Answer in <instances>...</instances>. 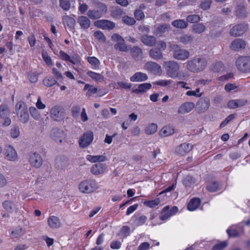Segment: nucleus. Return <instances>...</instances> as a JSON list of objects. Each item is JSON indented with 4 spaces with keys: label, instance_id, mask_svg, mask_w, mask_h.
Masks as SVG:
<instances>
[{
    "label": "nucleus",
    "instance_id": "obj_48",
    "mask_svg": "<svg viewBox=\"0 0 250 250\" xmlns=\"http://www.w3.org/2000/svg\"><path fill=\"white\" fill-rule=\"evenodd\" d=\"M60 6L64 11H68L70 8V2L68 0H60Z\"/></svg>",
    "mask_w": 250,
    "mask_h": 250
},
{
    "label": "nucleus",
    "instance_id": "obj_45",
    "mask_svg": "<svg viewBox=\"0 0 250 250\" xmlns=\"http://www.w3.org/2000/svg\"><path fill=\"white\" fill-rule=\"evenodd\" d=\"M56 83V81L52 77H47L43 80V83L47 87H51L54 85Z\"/></svg>",
    "mask_w": 250,
    "mask_h": 250
},
{
    "label": "nucleus",
    "instance_id": "obj_19",
    "mask_svg": "<svg viewBox=\"0 0 250 250\" xmlns=\"http://www.w3.org/2000/svg\"><path fill=\"white\" fill-rule=\"evenodd\" d=\"M131 56L134 60H139L143 58V51L140 47L134 46L130 49Z\"/></svg>",
    "mask_w": 250,
    "mask_h": 250
},
{
    "label": "nucleus",
    "instance_id": "obj_34",
    "mask_svg": "<svg viewBox=\"0 0 250 250\" xmlns=\"http://www.w3.org/2000/svg\"><path fill=\"white\" fill-rule=\"evenodd\" d=\"M17 114L21 123H26L28 121L29 116L27 110H18Z\"/></svg>",
    "mask_w": 250,
    "mask_h": 250
},
{
    "label": "nucleus",
    "instance_id": "obj_59",
    "mask_svg": "<svg viewBox=\"0 0 250 250\" xmlns=\"http://www.w3.org/2000/svg\"><path fill=\"white\" fill-rule=\"evenodd\" d=\"M87 61L92 65L97 66L100 63V62L96 58L94 57H88L87 58Z\"/></svg>",
    "mask_w": 250,
    "mask_h": 250
},
{
    "label": "nucleus",
    "instance_id": "obj_54",
    "mask_svg": "<svg viewBox=\"0 0 250 250\" xmlns=\"http://www.w3.org/2000/svg\"><path fill=\"white\" fill-rule=\"evenodd\" d=\"M135 18L138 20H141L145 18L144 12L140 9H137L134 13Z\"/></svg>",
    "mask_w": 250,
    "mask_h": 250
},
{
    "label": "nucleus",
    "instance_id": "obj_4",
    "mask_svg": "<svg viewBox=\"0 0 250 250\" xmlns=\"http://www.w3.org/2000/svg\"><path fill=\"white\" fill-rule=\"evenodd\" d=\"M164 67L166 69L167 74L171 78H177L179 76L180 68L178 62L169 61L164 62Z\"/></svg>",
    "mask_w": 250,
    "mask_h": 250
},
{
    "label": "nucleus",
    "instance_id": "obj_42",
    "mask_svg": "<svg viewBox=\"0 0 250 250\" xmlns=\"http://www.w3.org/2000/svg\"><path fill=\"white\" fill-rule=\"evenodd\" d=\"M236 16L241 18H244L247 16L246 9L244 6H239L236 10Z\"/></svg>",
    "mask_w": 250,
    "mask_h": 250
},
{
    "label": "nucleus",
    "instance_id": "obj_56",
    "mask_svg": "<svg viewBox=\"0 0 250 250\" xmlns=\"http://www.w3.org/2000/svg\"><path fill=\"white\" fill-rule=\"evenodd\" d=\"M20 134V129L18 126L13 127L10 132L11 136L13 138H17Z\"/></svg>",
    "mask_w": 250,
    "mask_h": 250
},
{
    "label": "nucleus",
    "instance_id": "obj_8",
    "mask_svg": "<svg viewBox=\"0 0 250 250\" xmlns=\"http://www.w3.org/2000/svg\"><path fill=\"white\" fill-rule=\"evenodd\" d=\"M50 136L56 142L59 143H62L65 137L64 131L58 128H53L50 131Z\"/></svg>",
    "mask_w": 250,
    "mask_h": 250
},
{
    "label": "nucleus",
    "instance_id": "obj_37",
    "mask_svg": "<svg viewBox=\"0 0 250 250\" xmlns=\"http://www.w3.org/2000/svg\"><path fill=\"white\" fill-rule=\"evenodd\" d=\"M88 18L92 20L100 19L102 16V13L96 10H89L87 13Z\"/></svg>",
    "mask_w": 250,
    "mask_h": 250
},
{
    "label": "nucleus",
    "instance_id": "obj_44",
    "mask_svg": "<svg viewBox=\"0 0 250 250\" xmlns=\"http://www.w3.org/2000/svg\"><path fill=\"white\" fill-rule=\"evenodd\" d=\"M187 22L190 23H197L201 20L200 17L197 14L190 15L187 17Z\"/></svg>",
    "mask_w": 250,
    "mask_h": 250
},
{
    "label": "nucleus",
    "instance_id": "obj_43",
    "mask_svg": "<svg viewBox=\"0 0 250 250\" xmlns=\"http://www.w3.org/2000/svg\"><path fill=\"white\" fill-rule=\"evenodd\" d=\"M87 75L97 81H101L104 80V77L99 73H97L93 71H88L87 73Z\"/></svg>",
    "mask_w": 250,
    "mask_h": 250
},
{
    "label": "nucleus",
    "instance_id": "obj_2",
    "mask_svg": "<svg viewBox=\"0 0 250 250\" xmlns=\"http://www.w3.org/2000/svg\"><path fill=\"white\" fill-rule=\"evenodd\" d=\"M79 189L83 193L89 194L96 191L99 186L95 179H88L83 181L79 184Z\"/></svg>",
    "mask_w": 250,
    "mask_h": 250
},
{
    "label": "nucleus",
    "instance_id": "obj_15",
    "mask_svg": "<svg viewBox=\"0 0 250 250\" xmlns=\"http://www.w3.org/2000/svg\"><path fill=\"white\" fill-rule=\"evenodd\" d=\"M5 158L11 161H14L17 159L18 155L15 149L11 146L6 147L5 152Z\"/></svg>",
    "mask_w": 250,
    "mask_h": 250
},
{
    "label": "nucleus",
    "instance_id": "obj_35",
    "mask_svg": "<svg viewBox=\"0 0 250 250\" xmlns=\"http://www.w3.org/2000/svg\"><path fill=\"white\" fill-rule=\"evenodd\" d=\"M205 29L206 27L202 23H196L192 26V32L195 34H201L205 31Z\"/></svg>",
    "mask_w": 250,
    "mask_h": 250
},
{
    "label": "nucleus",
    "instance_id": "obj_50",
    "mask_svg": "<svg viewBox=\"0 0 250 250\" xmlns=\"http://www.w3.org/2000/svg\"><path fill=\"white\" fill-rule=\"evenodd\" d=\"M211 3V0H204L201 2L199 7L203 10H207L210 8Z\"/></svg>",
    "mask_w": 250,
    "mask_h": 250
},
{
    "label": "nucleus",
    "instance_id": "obj_22",
    "mask_svg": "<svg viewBox=\"0 0 250 250\" xmlns=\"http://www.w3.org/2000/svg\"><path fill=\"white\" fill-rule=\"evenodd\" d=\"M77 22L80 24L81 28L83 29H88L91 24V21L88 17L84 16H79L77 18Z\"/></svg>",
    "mask_w": 250,
    "mask_h": 250
},
{
    "label": "nucleus",
    "instance_id": "obj_3",
    "mask_svg": "<svg viewBox=\"0 0 250 250\" xmlns=\"http://www.w3.org/2000/svg\"><path fill=\"white\" fill-rule=\"evenodd\" d=\"M169 47L172 52L173 57L176 60L184 61L190 56V53L188 50L182 48L177 44H171Z\"/></svg>",
    "mask_w": 250,
    "mask_h": 250
},
{
    "label": "nucleus",
    "instance_id": "obj_10",
    "mask_svg": "<svg viewBox=\"0 0 250 250\" xmlns=\"http://www.w3.org/2000/svg\"><path fill=\"white\" fill-rule=\"evenodd\" d=\"M94 25L104 30H112L115 27V24L113 22L106 20L96 21L94 22Z\"/></svg>",
    "mask_w": 250,
    "mask_h": 250
},
{
    "label": "nucleus",
    "instance_id": "obj_25",
    "mask_svg": "<svg viewBox=\"0 0 250 250\" xmlns=\"http://www.w3.org/2000/svg\"><path fill=\"white\" fill-rule=\"evenodd\" d=\"M62 20L65 26H67L71 29H74L75 28L76 21L72 17L65 15L62 17Z\"/></svg>",
    "mask_w": 250,
    "mask_h": 250
},
{
    "label": "nucleus",
    "instance_id": "obj_30",
    "mask_svg": "<svg viewBox=\"0 0 250 250\" xmlns=\"http://www.w3.org/2000/svg\"><path fill=\"white\" fill-rule=\"evenodd\" d=\"M8 115V110H0V117L3 120L2 125L6 126H9L11 123Z\"/></svg>",
    "mask_w": 250,
    "mask_h": 250
},
{
    "label": "nucleus",
    "instance_id": "obj_39",
    "mask_svg": "<svg viewBox=\"0 0 250 250\" xmlns=\"http://www.w3.org/2000/svg\"><path fill=\"white\" fill-rule=\"evenodd\" d=\"M114 48L116 50L122 52H127L128 51L127 46L125 43V40L123 39L120 42H118L114 45Z\"/></svg>",
    "mask_w": 250,
    "mask_h": 250
},
{
    "label": "nucleus",
    "instance_id": "obj_26",
    "mask_svg": "<svg viewBox=\"0 0 250 250\" xmlns=\"http://www.w3.org/2000/svg\"><path fill=\"white\" fill-rule=\"evenodd\" d=\"M148 77L146 74L140 72L135 73L130 78V80L132 82H139L145 81Z\"/></svg>",
    "mask_w": 250,
    "mask_h": 250
},
{
    "label": "nucleus",
    "instance_id": "obj_36",
    "mask_svg": "<svg viewBox=\"0 0 250 250\" xmlns=\"http://www.w3.org/2000/svg\"><path fill=\"white\" fill-rule=\"evenodd\" d=\"M174 130L173 127L169 126L163 127L159 132V134L163 137H167L173 134Z\"/></svg>",
    "mask_w": 250,
    "mask_h": 250
},
{
    "label": "nucleus",
    "instance_id": "obj_16",
    "mask_svg": "<svg viewBox=\"0 0 250 250\" xmlns=\"http://www.w3.org/2000/svg\"><path fill=\"white\" fill-rule=\"evenodd\" d=\"M193 146L190 144L183 143L177 147L175 152L177 154L184 155L192 149Z\"/></svg>",
    "mask_w": 250,
    "mask_h": 250
},
{
    "label": "nucleus",
    "instance_id": "obj_52",
    "mask_svg": "<svg viewBox=\"0 0 250 250\" xmlns=\"http://www.w3.org/2000/svg\"><path fill=\"white\" fill-rule=\"evenodd\" d=\"M207 188L210 192H215L219 189V186L217 183L212 182L207 187Z\"/></svg>",
    "mask_w": 250,
    "mask_h": 250
},
{
    "label": "nucleus",
    "instance_id": "obj_32",
    "mask_svg": "<svg viewBox=\"0 0 250 250\" xmlns=\"http://www.w3.org/2000/svg\"><path fill=\"white\" fill-rule=\"evenodd\" d=\"M173 26L176 28L185 29L188 26V22L183 19L176 20L173 21L171 23Z\"/></svg>",
    "mask_w": 250,
    "mask_h": 250
},
{
    "label": "nucleus",
    "instance_id": "obj_47",
    "mask_svg": "<svg viewBox=\"0 0 250 250\" xmlns=\"http://www.w3.org/2000/svg\"><path fill=\"white\" fill-rule=\"evenodd\" d=\"M3 208L9 212H12L13 210L14 205V203L10 201H5L2 203Z\"/></svg>",
    "mask_w": 250,
    "mask_h": 250
},
{
    "label": "nucleus",
    "instance_id": "obj_57",
    "mask_svg": "<svg viewBox=\"0 0 250 250\" xmlns=\"http://www.w3.org/2000/svg\"><path fill=\"white\" fill-rule=\"evenodd\" d=\"M200 88H198L195 91H188L186 94L189 96H195L196 97H200L202 96V93H199Z\"/></svg>",
    "mask_w": 250,
    "mask_h": 250
},
{
    "label": "nucleus",
    "instance_id": "obj_24",
    "mask_svg": "<svg viewBox=\"0 0 250 250\" xmlns=\"http://www.w3.org/2000/svg\"><path fill=\"white\" fill-rule=\"evenodd\" d=\"M149 57L153 60H159L163 58L162 50L155 47L151 48L149 51Z\"/></svg>",
    "mask_w": 250,
    "mask_h": 250
},
{
    "label": "nucleus",
    "instance_id": "obj_18",
    "mask_svg": "<svg viewBox=\"0 0 250 250\" xmlns=\"http://www.w3.org/2000/svg\"><path fill=\"white\" fill-rule=\"evenodd\" d=\"M47 224L49 227L53 229H56L60 228L62 223L60 219L55 216H50L47 219Z\"/></svg>",
    "mask_w": 250,
    "mask_h": 250
},
{
    "label": "nucleus",
    "instance_id": "obj_38",
    "mask_svg": "<svg viewBox=\"0 0 250 250\" xmlns=\"http://www.w3.org/2000/svg\"><path fill=\"white\" fill-rule=\"evenodd\" d=\"M194 39V37L191 35L185 34L180 37V42L184 44L191 43Z\"/></svg>",
    "mask_w": 250,
    "mask_h": 250
},
{
    "label": "nucleus",
    "instance_id": "obj_49",
    "mask_svg": "<svg viewBox=\"0 0 250 250\" xmlns=\"http://www.w3.org/2000/svg\"><path fill=\"white\" fill-rule=\"evenodd\" d=\"M160 203V200L159 198H156L153 200L145 201L144 202V205L149 208H154L159 205Z\"/></svg>",
    "mask_w": 250,
    "mask_h": 250
},
{
    "label": "nucleus",
    "instance_id": "obj_7",
    "mask_svg": "<svg viewBox=\"0 0 250 250\" xmlns=\"http://www.w3.org/2000/svg\"><path fill=\"white\" fill-rule=\"evenodd\" d=\"M169 206L164 207L161 212L159 218L162 221H166L171 216L175 214L178 211V208L176 206H173L169 209Z\"/></svg>",
    "mask_w": 250,
    "mask_h": 250
},
{
    "label": "nucleus",
    "instance_id": "obj_55",
    "mask_svg": "<svg viewBox=\"0 0 250 250\" xmlns=\"http://www.w3.org/2000/svg\"><path fill=\"white\" fill-rule=\"evenodd\" d=\"M238 86L235 85V84H232L230 83H227L225 86V90L227 92H229L231 90H238Z\"/></svg>",
    "mask_w": 250,
    "mask_h": 250
},
{
    "label": "nucleus",
    "instance_id": "obj_23",
    "mask_svg": "<svg viewBox=\"0 0 250 250\" xmlns=\"http://www.w3.org/2000/svg\"><path fill=\"white\" fill-rule=\"evenodd\" d=\"M247 103V101L244 99L230 100L228 103V106L229 108L234 109L241 107Z\"/></svg>",
    "mask_w": 250,
    "mask_h": 250
},
{
    "label": "nucleus",
    "instance_id": "obj_62",
    "mask_svg": "<svg viewBox=\"0 0 250 250\" xmlns=\"http://www.w3.org/2000/svg\"><path fill=\"white\" fill-rule=\"evenodd\" d=\"M194 107V104L192 102H187L183 104L181 108L183 109H193Z\"/></svg>",
    "mask_w": 250,
    "mask_h": 250
},
{
    "label": "nucleus",
    "instance_id": "obj_6",
    "mask_svg": "<svg viewBox=\"0 0 250 250\" xmlns=\"http://www.w3.org/2000/svg\"><path fill=\"white\" fill-rule=\"evenodd\" d=\"M28 162L30 166L36 168L41 167L43 164L42 158L37 152L31 153L29 155Z\"/></svg>",
    "mask_w": 250,
    "mask_h": 250
},
{
    "label": "nucleus",
    "instance_id": "obj_12",
    "mask_svg": "<svg viewBox=\"0 0 250 250\" xmlns=\"http://www.w3.org/2000/svg\"><path fill=\"white\" fill-rule=\"evenodd\" d=\"M142 42L145 45L149 47H152L157 43L156 38L153 35L144 34L140 38Z\"/></svg>",
    "mask_w": 250,
    "mask_h": 250
},
{
    "label": "nucleus",
    "instance_id": "obj_41",
    "mask_svg": "<svg viewBox=\"0 0 250 250\" xmlns=\"http://www.w3.org/2000/svg\"><path fill=\"white\" fill-rule=\"evenodd\" d=\"M157 125L156 124H150L146 126L145 129V132L148 135L153 134L157 131Z\"/></svg>",
    "mask_w": 250,
    "mask_h": 250
},
{
    "label": "nucleus",
    "instance_id": "obj_1",
    "mask_svg": "<svg viewBox=\"0 0 250 250\" xmlns=\"http://www.w3.org/2000/svg\"><path fill=\"white\" fill-rule=\"evenodd\" d=\"M207 65L206 60L202 58H195L187 62L186 68L190 72L198 73L203 71Z\"/></svg>",
    "mask_w": 250,
    "mask_h": 250
},
{
    "label": "nucleus",
    "instance_id": "obj_33",
    "mask_svg": "<svg viewBox=\"0 0 250 250\" xmlns=\"http://www.w3.org/2000/svg\"><path fill=\"white\" fill-rule=\"evenodd\" d=\"M151 87V84L149 83H144L140 84L138 88L133 89L132 92L135 94H139L140 93L145 92L147 90L149 89Z\"/></svg>",
    "mask_w": 250,
    "mask_h": 250
},
{
    "label": "nucleus",
    "instance_id": "obj_20",
    "mask_svg": "<svg viewBox=\"0 0 250 250\" xmlns=\"http://www.w3.org/2000/svg\"><path fill=\"white\" fill-rule=\"evenodd\" d=\"M68 164V160L64 157H58L55 160V167L58 169L65 168Z\"/></svg>",
    "mask_w": 250,
    "mask_h": 250
},
{
    "label": "nucleus",
    "instance_id": "obj_51",
    "mask_svg": "<svg viewBox=\"0 0 250 250\" xmlns=\"http://www.w3.org/2000/svg\"><path fill=\"white\" fill-rule=\"evenodd\" d=\"M94 37L98 40L100 42H105L106 41V38L104 35L103 33L101 31H96L94 33Z\"/></svg>",
    "mask_w": 250,
    "mask_h": 250
},
{
    "label": "nucleus",
    "instance_id": "obj_28",
    "mask_svg": "<svg viewBox=\"0 0 250 250\" xmlns=\"http://www.w3.org/2000/svg\"><path fill=\"white\" fill-rule=\"evenodd\" d=\"M200 203L201 201L199 198H193L188 203L187 208L190 211H193L199 207Z\"/></svg>",
    "mask_w": 250,
    "mask_h": 250
},
{
    "label": "nucleus",
    "instance_id": "obj_31",
    "mask_svg": "<svg viewBox=\"0 0 250 250\" xmlns=\"http://www.w3.org/2000/svg\"><path fill=\"white\" fill-rule=\"evenodd\" d=\"M86 159L92 163L102 162L106 160V157L104 155H88Z\"/></svg>",
    "mask_w": 250,
    "mask_h": 250
},
{
    "label": "nucleus",
    "instance_id": "obj_29",
    "mask_svg": "<svg viewBox=\"0 0 250 250\" xmlns=\"http://www.w3.org/2000/svg\"><path fill=\"white\" fill-rule=\"evenodd\" d=\"M51 117L56 121H60L64 118V112L62 110H50Z\"/></svg>",
    "mask_w": 250,
    "mask_h": 250
},
{
    "label": "nucleus",
    "instance_id": "obj_21",
    "mask_svg": "<svg viewBox=\"0 0 250 250\" xmlns=\"http://www.w3.org/2000/svg\"><path fill=\"white\" fill-rule=\"evenodd\" d=\"M106 168L105 164L99 163L93 165L91 167L90 171L93 174L97 175L103 173Z\"/></svg>",
    "mask_w": 250,
    "mask_h": 250
},
{
    "label": "nucleus",
    "instance_id": "obj_27",
    "mask_svg": "<svg viewBox=\"0 0 250 250\" xmlns=\"http://www.w3.org/2000/svg\"><path fill=\"white\" fill-rule=\"evenodd\" d=\"M210 105V100L208 98H201L197 102L196 106L200 109H208Z\"/></svg>",
    "mask_w": 250,
    "mask_h": 250
},
{
    "label": "nucleus",
    "instance_id": "obj_5",
    "mask_svg": "<svg viewBox=\"0 0 250 250\" xmlns=\"http://www.w3.org/2000/svg\"><path fill=\"white\" fill-rule=\"evenodd\" d=\"M237 69L243 72H250V56H242L239 57L236 61Z\"/></svg>",
    "mask_w": 250,
    "mask_h": 250
},
{
    "label": "nucleus",
    "instance_id": "obj_40",
    "mask_svg": "<svg viewBox=\"0 0 250 250\" xmlns=\"http://www.w3.org/2000/svg\"><path fill=\"white\" fill-rule=\"evenodd\" d=\"M124 14L123 10L119 7H114L111 11V16L114 19H119Z\"/></svg>",
    "mask_w": 250,
    "mask_h": 250
},
{
    "label": "nucleus",
    "instance_id": "obj_58",
    "mask_svg": "<svg viewBox=\"0 0 250 250\" xmlns=\"http://www.w3.org/2000/svg\"><path fill=\"white\" fill-rule=\"evenodd\" d=\"M228 244L226 241L222 242L215 245L212 248V250H222L227 246Z\"/></svg>",
    "mask_w": 250,
    "mask_h": 250
},
{
    "label": "nucleus",
    "instance_id": "obj_14",
    "mask_svg": "<svg viewBox=\"0 0 250 250\" xmlns=\"http://www.w3.org/2000/svg\"><path fill=\"white\" fill-rule=\"evenodd\" d=\"M170 30L171 27L169 24L162 23L159 24L155 28L153 34L156 36H162L163 34L169 32Z\"/></svg>",
    "mask_w": 250,
    "mask_h": 250
},
{
    "label": "nucleus",
    "instance_id": "obj_13",
    "mask_svg": "<svg viewBox=\"0 0 250 250\" xmlns=\"http://www.w3.org/2000/svg\"><path fill=\"white\" fill-rule=\"evenodd\" d=\"M246 43L242 39L237 38L234 40L230 44V48L234 51H239L244 49Z\"/></svg>",
    "mask_w": 250,
    "mask_h": 250
},
{
    "label": "nucleus",
    "instance_id": "obj_60",
    "mask_svg": "<svg viewBox=\"0 0 250 250\" xmlns=\"http://www.w3.org/2000/svg\"><path fill=\"white\" fill-rule=\"evenodd\" d=\"M42 57L48 65H52V62L51 59L46 52H42Z\"/></svg>",
    "mask_w": 250,
    "mask_h": 250
},
{
    "label": "nucleus",
    "instance_id": "obj_17",
    "mask_svg": "<svg viewBox=\"0 0 250 250\" xmlns=\"http://www.w3.org/2000/svg\"><path fill=\"white\" fill-rule=\"evenodd\" d=\"M144 69L149 72L157 74L161 69V66L156 62H149L145 64Z\"/></svg>",
    "mask_w": 250,
    "mask_h": 250
},
{
    "label": "nucleus",
    "instance_id": "obj_61",
    "mask_svg": "<svg viewBox=\"0 0 250 250\" xmlns=\"http://www.w3.org/2000/svg\"><path fill=\"white\" fill-rule=\"evenodd\" d=\"M222 32L220 30H212L209 32V36L213 38H217L221 36Z\"/></svg>",
    "mask_w": 250,
    "mask_h": 250
},
{
    "label": "nucleus",
    "instance_id": "obj_46",
    "mask_svg": "<svg viewBox=\"0 0 250 250\" xmlns=\"http://www.w3.org/2000/svg\"><path fill=\"white\" fill-rule=\"evenodd\" d=\"M122 21L128 25H133L136 23V21L133 18L128 16H124L122 18Z\"/></svg>",
    "mask_w": 250,
    "mask_h": 250
},
{
    "label": "nucleus",
    "instance_id": "obj_9",
    "mask_svg": "<svg viewBox=\"0 0 250 250\" xmlns=\"http://www.w3.org/2000/svg\"><path fill=\"white\" fill-rule=\"evenodd\" d=\"M93 140V134L92 132H87L84 133L79 140L80 146L85 148L92 143Z\"/></svg>",
    "mask_w": 250,
    "mask_h": 250
},
{
    "label": "nucleus",
    "instance_id": "obj_11",
    "mask_svg": "<svg viewBox=\"0 0 250 250\" xmlns=\"http://www.w3.org/2000/svg\"><path fill=\"white\" fill-rule=\"evenodd\" d=\"M248 27L246 24H238L234 26L229 31L231 36L238 37L243 35L247 30Z\"/></svg>",
    "mask_w": 250,
    "mask_h": 250
},
{
    "label": "nucleus",
    "instance_id": "obj_64",
    "mask_svg": "<svg viewBox=\"0 0 250 250\" xmlns=\"http://www.w3.org/2000/svg\"><path fill=\"white\" fill-rule=\"evenodd\" d=\"M118 85L121 88H123L125 89H129L131 88L132 84L130 83H127L124 82H118L117 83Z\"/></svg>",
    "mask_w": 250,
    "mask_h": 250
},
{
    "label": "nucleus",
    "instance_id": "obj_53",
    "mask_svg": "<svg viewBox=\"0 0 250 250\" xmlns=\"http://www.w3.org/2000/svg\"><path fill=\"white\" fill-rule=\"evenodd\" d=\"M235 117V114H232L229 115L223 122L221 123L220 127L222 128L226 126L229 122L234 119Z\"/></svg>",
    "mask_w": 250,
    "mask_h": 250
},
{
    "label": "nucleus",
    "instance_id": "obj_63",
    "mask_svg": "<svg viewBox=\"0 0 250 250\" xmlns=\"http://www.w3.org/2000/svg\"><path fill=\"white\" fill-rule=\"evenodd\" d=\"M130 228L127 226H123L121 230V233L125 237L129 235L130 233Z\"/></svg>",
    "mask_w": 250,
    "mask_h": 250
}]
</instances>
